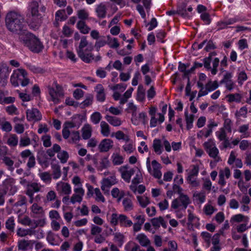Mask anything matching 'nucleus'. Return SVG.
<instances>
[{"mask_svg":"<svg viewBox=\"0 0 251 251\" xmlns=\"http://www.w3.org/2000/svg\"><path fill=\"white\" fill-rule=\"evenodd\" d=\"M24 18L20 14L15 12L8 13L6 17L5 23L7 28L20 35L25 32L24 28Z\"/></svg>","mask_w":251,"mask_h":251,"instance_id":"obj_1","label":"nucleus"},{"mask_svg":"<svg viewBox=\"0 0 251 251\" xmlns=\"http://www.w3.org/2000/svg\"><path fill=\"white\" fill-rule=\"evenodd\" d=\"M19 40L24 46L35 53L40 52L44 48L39 39L28 31L24 32L23 34H21L19 36Z\"/></svg>","mask_w":251,"mask_h":251,"instance_id":"obj_2","label":"nucleus"},{"mask_svg":"<svg viewBox=\"0 0 251 251\" xmlns=\"http://www.w3.org/2000/svg\"><path fill=\"white\" fill-rule=\"evenodd\" d=\"M174 190L175 193H177L179 195V197L172 201L171 204L172 208L178 210H185L190 202L189 197L182 193L183 189L179 186L175 185L174 186Z\"/></svg>","mask_w":251,"mask_h":251,"instance_id":"obj_3","label":"nucleus"},{"mask_svg":"<svg viewBox=\"0 0 251 251\" xmlns=\"http://www.w3.org/2000/svg\"><path fill=\"white\" fill-rule=\"evenodd\" d=\"M10 82L14 87L18 86L20 84L22 86H26L29 82L27 72L23 69L14 71L10 77Z\"/></svg>","mask_w":251,"mask_h":251,"instance_id":"obj_4","label":"nucleus"},{"mask_svg":"<svg viewBox=\"0 0 251 251\" xmlns=\"http://www.w3.org/2000/svg\"><path fill=\"white\" fill-rule=\"evenodd\" d=\"M94 49L93 45L92 43L88 46L87 48L84 50V51H79L77 53L79 57L85 63H90L93 61L98 62L101 59V57L100 54L94 57L93 53L91 52Z\"/></svg>","mask_w":251,"mask_h":251,"instance_id":"obj_5","label":"nucleus"},{"mask_svg":"<svg viewBox=\"0 0 251 251\" xmlns=\"http://www.w3.org/2000/svg\"><path fill=\"white\" fill-rule=\"evenodd\" d=\"M48 90L50 96V100L55 104L59 103L60 102L59 98L63 95L61 86L56 82H54L52 87L50 86L48 87Z\"/></svg>","mask_w":251,"mask_h":251,"instance_id":"obj_6","label":"nucleus"},{"mask_svg":"<svg viewBox=\"0 0 251 251\" xmlns=\"http://www.w3.org/2000/svg\"><path fill=\"white\" fill-rule=\"evenodd\" d=\"M43 17L41 14H29L27 19V23L31 29L34 30L39 28L42 23Z\"/></svg>","mask_w":251,"mask_h":251,"instance_id":"obj_7","label":"nucleus"},{"mask_svg":"<svg viewBox=\"0 0 251 251\" xmlns=\"http://www.w3.org/2000/svg\"><path fill=\"white\" fill-rule=\"evenodd\" d=\"M39 8L41 12H45L46 8L42 4L41 0H32L28 3V11L30 14L35 15V14H40L39 12Z\"/></svg>","mask_w":251,"mask_h":251,"instance_id":"obj_8","label":"nucleus"},{"mask_svg":"<svg viewBox=\"0 0 251 251\" xmlns=\"http://www.w3.org/2000/svg\"><path fill=\"white\" fill-rule=\"evenodd\" d=\"M136 170L137 167L128 169L127 166H122L119 169L122 178L127 183L130 182L131 177L135 174Z\"/></svg>","mask_w":251,"mask_h":251,"instance_id":"obj_9","label":"nucleus"},{"mask_svg":"<svg viewBox=\"0 0 251 251\" xmlns=\"http://www.w3.org/2000/svg\"><path fill=\"white\" fill-rule=\"evenodd\" d=\"M26 114V119L28 121H38L42 118V115L37 108L28 109Z\"/></svg>","mask_w":251,"mask_h":251,"instance_id":"obj_10","label":"nucleus"},{"mask_svg":"<svg viewBox=\"0 0 251 251\" xmlns=\"http://www.w3.org/2000/svg\"><path fill=\"white\" fill-rule=\"evenodd\" d=\"M56 189L58 193L61 195H69L71 193L70 185L61 181L56 184Z\"/></svg>","mask_w":251,"mask_h":251,"instance_id":"obj_11","label":"nucleus"},{"mask_svg":"<svg viewBox=\"0 0 251 251\" xmlns=\"http://www.w3.org/2000/svg\"><path fill=\"white\" fill-rule=\"evenodd\" d=\"M26 203V198L25 196L19 195L18 201L15 203L14 210L19 215L22 214L24 211H22L21 209H18L17 208L19 206H24V210L26 209L25 204Z\"/></svg>","mask_w":251,"mask_h":251,"instance_id":"obj_12","label":"nucleus"},{"mask_svg":"<svg viewBox=\"0 0 251 251\" xmlns=\"http://www.w3.org/2000/svg\"><path fill=\"white\" fill-rule=\"evenodd\" d=\"M147 167L149 173L152 175L155 178H157V161L153 160L151 164L149 157L147 159Z\"/></svg>","mask_w":251,"mask_h":251,"instance_id":"obj_13","label":"nucleus"},{"mask_svg":"<svg viewBox=\"0 0 251 251\" xmlns=\"http://www.w3.org/2000/svg\"><path fill=\"white\" fill-rule=\"evenodd\" d=\"M113 142L110 139H104L102 140L99 146L100 151H108L113 147Z\"/></svg>","mask_w":251,"mask_h":251,"instance_id":"obj_14","label":"nucleus"},{"mask_svg":"<svg viewBox=\"0 0 251 251\" xmlns=\"http://www.w3.org/2000/svg\"><path fill=\"white\" fill-rule=\"evenodd\" d=\"M230 176V172L228 168H226L224 169L220 170L219 184L222 186L225 185L226 182L225 179H227Z\"/></svg>","mask_w":251,"mask_h":251,"instance_id":"obj_15","label":"nucleus"},{"mask_svg":"<svg viewBox=\"0 0 251 251\" xmlns=\"http://www.w3.org/2000/svg\"><path fill=\"white\" fill-rule=\"evenodd\" d=\"M95 91L97 93L96 98L99 101L103 102L105 100V94L104 89L101 84H98L95 88Z\"/></svg>","mask_w":251,"mask_h":251,"instance_id":"obj_16","label":"nucleus"},{"mask_svg":"<svg viewBox=\"0 0 251 251\" xmlns=\"http://www.w3.org/2000/svg\"><path fill=\"white\" fill-rule=\"evenodd\" d=\"M104 118L107 122L113 126H119L122 124L121 119L119 117L106 114Z\"/></svg>","mask_w":251,"mask_h":251,"instance_id":"obj_17","label":"nucleus"},{"mask_svg":"<svg viewBox=\"0 0 251 251\" xmlns=\"http://www.w3.org/2000/svg\"><path fill=\"white\" fill-rule=\"evenodd\" d=\"M117 183L115 177L114 176H111L104 178L102 180L101 189L103 191H105V189L110 187L111 186L114 185Z\"/></svg>","mask_w":251,"mask_h":251,"instance_id":"obj_18","label":"nucleus"},{"mask_svg":"<svg viewBox=\"0 0 251 251\" xmlns=\"http://www.w3.org/2000/svg\"><path fill=\"white\" fill-rule=\"evenodd\" d=\"M5 183L6 184H8L9 186H7V189L8 190L9 195H14L17 191V187L14 185L15 180L13 178H9L5 180Z\"/></svg>","mask_w":251,"mask_h":251,"instance_id":"obj_19","label":"nucleus"},{"mask_svg":"<svg viewBox=\"0 0 251 251\" xmlns=\"http://www.w3.org/2000/svg\"><path fill=\"white\" fill-rule=\"evenodd\" d=\"M82 137L84 140H88L92 136V128L89 124H85L82 128Z\"/></svg>","mask_w":251,"mask_h":251,"instance_id":"obj_20","label":"nucleus"},{"mask_svg":"<svg viewBox=\"0 0 251 251\" xmlns=\"http://www.w3.org/2000/svg\"><path fill=\"white\" fill-rule=\"evenodd\" d=\"M96 12L99 18H105L107 13V8L105 5L103 3H100L97 6Z\"/></svg>","mask_w":251,"mask_h":251,"instance_id":"obj_21","label":"nucleus"},{"mask_svg":"<svg viewBox=\"0 0 251 251\" xmlns=\"http://www.w3.org/2000/svg\"><path fill=\"white\" fill-rule=\"evenodd\" d=\"M52 176L54 179L59 178L61 175V167L58 163H51Z\"/></svg>","mask_w":251,"mask_h":251,"instance_id":"obj_22","label":"nucleus"},{"mask_svg":"<svg viewBox=\"0 0 251 251\" xmlns=\"http://www.w3.org/2000/svg\"><path fill=\"white\" fill-rule=\"evenodd\" d=\"M136 239L139 244L143 247H148L150 245V241L144 233H140L137 235Z\"/></svg>","mask_w":251,"mask_h":251,"instance_id":"obj_23","label":"nucleus"},{"mask_svg":"<svg viewBox=\"0 0 251 251\" xmlns=\"http://www.w3.org/2000/svg\"><path fill=\"white\" fill-rule=\"evenodd\" d=\"M76 27L81 33L84 34L88 33L91 29L90 28L86 25L85 21L83 20H79L77 22Z\"/></svg>","mask_w":251,"mask_h":251,"instance_id":"obj_24","label":"nucleus"},{"mask_svg":"<svg viewBox=\"0 0 251 251\" xmlns=\"http://www.w3.org/2000/svg\"><path fill=\"white\" fill-rule=\"evenodd\" d=\"M156 113V108L154 106H151L150 107L149 114L151 116V121H150V126L151 127H155L156 126L157 124V119L155 118V115Z\"/></svg>","mask_w":251,"mask_h":251,"instance_id":"obj_25","label":"nucleus"},{"mask_svg":"<svg viewBox=\"0 0 251 251\" xmlns=\"http://www.w3.org/2000/svg\"><path fill=\"white\" fill-rule=\"evenodd\" d=\"M32 212L39 217H42L44 216L45 212L43 208L39 205L37 203H34L31 207Z\"/></svg>","mask_w":251,"mask_h":251,"instance_id":"obj_26","label":"nucleus"},{"mask_svg":"<svg viewBox=\"0 0 251 251\" xmlns=\"http://www.w3.org/2000/svg\"><path fill=\"white\" fill-rule=\"evenodd\" d=\"M106 44H107V39L106 37L102 36L97 40L93 47L97 51H99L100 48L104 47Z\"/></svg>","mask_w":251,"mask_h":251,"instance_id":"obj_27","label":"nucleus"},{"mask_svg":"<svg viewBox=\"0 0 251 251\" xmlns=\"http://www.w3.org/2000/svg\"><path fill=\"white\" fill-rule=\"evenodd\" d=\"M242 98L243 96L240 93L231 94L226 96L227 100L229 102L239 103L241 101Z\"/></svg>","mask_w":251,"mask_h":251,"instance_id":"obj_28","label":"nucleus"},{"mask_svg":"<svg viewBox=\"0 0 251 251\" xmlns=\"http://www.w3.org/2000/svg\"><path fill=\"white\" fill-rule=\"evenodd\" d=\"M100 133L104 137H108L110 133V126L105 121H101L100 124Z\"/></svg>","mask_w":251,"mask_h":251,"instance_id":"obj_29","label":"nucleus"},{"mask_svg":"<svg viewBox=\"0 0 251 251\" xmlns=\"http://www.w3.org/2000/svg\"><path fill=\"white\" fill-rule=\"evenodd\" d=\"M119 223L122 226L130 227L133 223L131 220L128 219L127 217L123 214L119 215Z\"/></svg>","mask_w":251,"mask_h":251,"instance_id":"obj_30","label":"nucleus"},{"mask_svg":"<svg viewBox=\"0 0 251 251\" xmlns=\"http://www.w3.org/2000/svg\"><path fill=\"white\" fill-rule=\"evenodd\" d=\"M124 210L126 211H130L133 208V204L131 200L129 198H124L122 201Z\"/></svg>","mask_w":251,"mask_h":251,"instance_id":"obj_31","label":"nucleus"},{"mask_svg":"<svg viewBox=\"0 0 251 251\" xmlns=\"http://www.w3.org/2000/svg\"><path fill=\"white\" fill-rule=\"evenodd\" d=\"M125 250L126 251H145L141 250L138 245L132 242H129L125 245Z\"/></svg>","mask_w":251,"mask_h":251,"instance_id":"obj_32","label":"nucleus"},{"mask_svg":"<svg viewBox=\"0 0 251 251\" xmlns=\"http://www.w3.org/2000/svg\"><path fill=\"white\" fill-rule=\"evenodd\" d=\"M19 139L15 134H10L7 139L6 143L10 147H16L18 144Z\"/></svg>","mask_w":251,"mask_h":251,"instance_id":"obj_33","label":"nucleus"},{"mask_svg":"<svg viewBox=\"0 0 251 251\" xmlns=\"http://www.w3.org/2000/svg\"><path fill=\"white\" fill-rule=\"evenodd\" d=\"M249 128V125H243L239 126L238 131L242 134V138H248L250 136V132L248 131Z\"/></svg>","mask_w":251,"mask_h":251,"instance_id":"obj_34","label":"nucleus"},{"mask_svg":"<svg viewBox=\"0 0 251 251\" xmlns=\"http://www.w3.org/2000/svg\"><path fill=\"white\" fill-rule=\"evenodd\" d=\"M93 101V96L92 95H88L86 97L85 100L80 103V107L82 109L85 108L91 105Z\"/></svg>","mask_w":251,"mask_h":251,"instance_id":"obj_35","label":"nucleus"},{"mask_svg":"<svg viewBox=\"0 0 251 251\" xmlns=\"http://www.w3.org/2000/svg\"><path fill=\"white\" fill-rule=\"evenodd\" d=\"M5 227L10 233L14 232L15 222L13 217H11L6 220L5 222Z\"/></svg>","mask_w":251,"mask_h":251,"instance_id":"obj_36","label":"nucleus"},{"mask_svg":"<svg viewBox=\"0 0 251 251\" xmlns=\"http://www.w3.org/2000/svg\"><path fill=\"white\" fill-rule=\"evenodd\" d=\"M41 185L40 184L36 182H31L29 185L26 191L32 192V194L34 193L38 192L41 190Z\"/></svg>","mask_w":251,"mask_h":251,"instance_id":"obj_37","label":"nucleus"},{"mask_svg":"<svg viewBox=\"0 0 251 251\" xmlns=\"http://www.w3.org/2000/svg\"><path fill=\"white\" fill-rule=\"evenodd\" d=\"M145 99V89L142 85H139L138 87L137 100L140 101H143Z\"/></svg>","mask_w":251,"mask_h":251,"instance_id":"obj_38","label":"nucleus"},{"mask_svg":"<svg viewBox=\"0 0 251 251\" xmlns=\"http://www.w3.org/2000/svg\"><path fill=\"white\" fill-rule=\"evenodd\" d=\"M207 152L208 153L210 157L215 159L216 162H219L220 161V157L218 155L219 150L216 148V147L213 149H211L210 150H207Z\"/></svg>","mask_w":251,"mask_h":251,"instance_id":"obj_39","label":"nucleus"},{"mask_svg":"<svg viewBox=\"0 0 251 251\" xmlns=\"http://www.w3.org/2000/svg\"><path fill=\"white\" fill-rule=\"evenodd\" d=\"M106 38L107 39V45L110 48L116 49L119 47L120 45L117 38H112L109 35L107 36Z\"/></svg>","mask_w":251,"mask_h":251,"instance_id":"obj_40","label":"nucleus"},{"mask_svg":"<svg viewBox=\"0 0 251 251\" xmlns=\"http://www.w3.org/2000/svg\"><path fill=\"white\" fill-rule=\"evenodd\" d=\"M136 174L135 176L133 178L132 180V184L131 185H137L140 183L142 179V175L140 171V170L137 167V170H136V172L135 173Z\"/></svg>","mask_w":251,"mask_h":251,"instance_id":"obj_41","label":"nucleus"},{"mask_svg":"<svg viewBox=\"0 0 251 251\" xmlns=\"http://www.w3.org/2000/svg\"><path fill=\"white\" fill-rule=\"evenodd\" d=\"M101 118L102 116L99 112H95L90 116V120L94 125L99 124Z\"/></svg>","mask_w":251,"mask_h":251,"instance_id":"obj_42","label":"nucleus"},{"mask_svg":"<svg viewBox=\"0 0 251 251\" xmlns=\"http://www.w3.org/2000/svg\"><path fill=\"white\" fill-rule=\"evenodd\" d=\"M57 157L60 160L61 163L64 164L67 162L69 158V154L66 151H63L58 153Z\"/></svg>","mask_w":251,"mask_h":251,"instance_id":"obj_43","label":"nucleus"},{"mask_svg":"<svg viewBox=\"0 0 251 251\" xmlns=\"http://www.w3.org/2000/svg\"><path fill=\"white\" fill-rule=\"evenodd\" d=\"M204 214L206 215H211L216 211V209L210 203H206L203 209Z\"/></svg>","mask_w":251,"mask_h":251,"instance_id":"obj_44","label":"nucleus"},{"mask_svg":"<svg viewBox=\"0 0 251 251\" xmlns=\"http://www.w3.org/2000/svg\"><path fill=\"white\" fill-rule=\"evenodd\" d=\"M130 189L135 194H136L137 192L139 194H142L145 192L146 187L143 185H139L138 187H137L136 185H131L130 186Z\"/></svg>","mask_w":251,"mask_h":251,"instance_id":"obj_45","label":"nucleus"},{"mask_svg":"<svg viewBox=\"0 0 251 251\" xmlns=\"http://www.w3.org/2000/svg\"><path fill=\"white\" fill-rule=\"evenodd\" d=\"M89 45L86 40V37L82 36L81 38L78 48L77 49V53H78L79 51H84V48L86 47H87Z\"/></svg>","mask_w":251,"mask_h":251,"instance_id":"obj_46","label":"nucleus"},{"mask_svg":"<svg viewBox=\"0 0 251 251\" xmlns=\"http://www.w3.org/2000/svg\"><path fill=\"white\" fill-rule=\"evenodd\" d=\"M31 144L30 139L26 135L22 136L19 141V146L24 147L29 146Z\"/></svg>","mask_w":251,"mask_h":251,"instance_id":"obj_47","label":"nucleus"},{"mask_svg":"<svg viewBox=\"0 0 251 251\" xmlns=\"http://www.w3.org/2000/svg\"><path fill=\"white\" fill-rule=\"evenodd\" d=\"M245 220V217L241 214H238L232 216L230 219L231 224L241 223Z\"/></svg>","mask_w":251,"mask_h":251,"instance_id":"obj_48","label":"nucleus"},{"mask_svg":"<svg viewBox=\"0 0 251 251\" xmlns=\"http://www.w3.org/2000/svg\"><path fill=\"white\" fill-rule=\"evenodd\" d=\"M77 16L80 20H84L88 19L89 17V13L85 9H80L77 11Z\"/></svg>","mask_w":251,"mask_h":251,"instance_id":"obj_49","label":"nucleus"},{"mask_svg":"<svg viewBox=\"0 0 251 251\" xmlns=\"http://www.w3.org/2000/svg\"><path fill=\"white\" fill-rule=\"evenodd\" d=\"M198 86L201 88V90H200L198 94L199 97L205 96L210 92L209 91V90L206 88V86L205 87H203V84L201 82H198Z\"/></svg>","mask_w":251,"mask_h":251,"instance_id":"obj_50","label":"nucleus"},{"mask_svg":"<svg viewBox=\"0 0 251 251\" xmlns=\"http://www.w3.org/2000/svg\"><path fill=\"white\" fill-rule=\"evenodd\" d=\"M112 158L113 163L115 165H119L124 162V158L118 154H113Z\"/></svg>","mask_w":251,"mask_h":251,"instance_id":"obj_51","label":"nucleus"},{"mask_svg":"<svg viewBox=\"0 0 251 251\" xmlns=\"http://www.w3.org/2000/svg\"><path fill=\"white\" fill-rule=\"evenodd\" d=\"M137 199L140 205L142 207H146L150 202L149 198L145 195L143 196H138Z\"/></svg>","mask_w":251,"mask_h":251,"instance_id":"obj_52","label":"nucleus"},{"mask_svg":"<svg viewBox=\"0 0 251 251\" xmlns=\"http://www.w3.org/2000/svg\"><path fill=\"white\" fill-rule=\"evenodd\" d=\"M80 140L79 132L78 131H73L71 134V138L69 142L70 143L75 144Z\"/></svg>","mask_w":251,"mask_h":251,"instance_id":"obj_53","label":"nucleus"},{"mask_svg":"<svg viewBox=\"0 0 251 251\" xmlns=\"http://www.w3.org/2000/svg\"><path fill=\"white\" fill-rule=\"evenodd\" d=\"M188 224L193 225H196L199 222V219L192 213L190 210H188Z\"/></svg>","mask_w":251,"mask_h":251,"instance_id":"obj_54","label":"nucleus"},{"mask_svg":"<svg viewBox=\"0 0 251 251\" xmlns=\"http://www.w3.org/2000/svg\"><path fill=\"white\" fill-rule=\"evenodd\" d=\"M27 67L31 72L35 74H43L45 72V70L43 68L35 65L28 64Z\"/></svg>","mask_w":251,"mask_h":251,"instance_id":"obj_55","label":"nucleus"},{"mask_svg":"<svg viewBox=\"0 0 251 251\" xmlns=\"http://www.w3.org/2000/svg\"><path fill=\"white\" fill-rule=\"evenodd\" d=\"M39 176L41 179L46 183H50L51 181V177L50 175V173L47 172L39 173Z\"/></svg>","mask_w":251,"mask_h":251,"instance_id":"obj_56","label":"nucleus"},{"mask_svg":"<svg viewBox=\"0 0 251 251\" xmlns=\"http://www.w3.org/2000/svg\"><path fill=\"white\" fill-rule=\"evenodd\" d=\"M187 180L193 186L197 187L200 185V182L197 179L196 176L188 175L187 177Z\"/></svg>","mask_w":251,"mask_h":251,"instance_id":"obj_57","label":"nucleus"},{"mask_svg":"<svg viewBox=\"0 0 251 251\" xmlns=\"http://www.w3.org/2000/svg\"><path fill=\"white\" fill-rule=\"evenodd\" d=\"M3 161L4 163L7 166L8 169L12 172L14 168L13 167L14 161L11 160L9 157L4 156L3 159Z\"/></svg>","mask_w":251,"mask_h":251,"instance_id":"obj_58","label":"nucleus"},{"mask_svg":"<svg viewBox=\"0 0 251 251\" xmlns=\"http://www.w3.org/2000/svg\"><path fill=\"white\" fill-rule=\"evenodd\" d=\"M248 113V109L246 106H243L241 107L238 111H237L235 113V115L237 118H246L247 114Z\"/></svg>","mask_w":251,"mask_h":251,"instance_id":"obj_59","label":"nucleus"},{"mask_svg":"<svg viewBox=\"0 0 251 251\" xmlns=\"http://www.w3.org/2000/svg\"><path fill=\"white\" fill-rule=\"evenodd\" d=\"M76 127H79L82 124V116L80 114H76L74 115L71 120Z\"/></svg>","mask_w":251,"mask_h":251,"instance_id":"obj_60","label":"nucleus"},{"mask_svg":"<svg viewBox=\"0 0 251 251\" xmlns=\"http://www.w3.org/2000/svg\"><path fill=\"white\" fill-rule=\"evenodd\" d=\"M29 246V243L28 241L22 240L18 242V247L19 250L26 251Z\"/></svg>","mask_w":251,"mask_h":251,"instance_id":"obj_61","label":"nucleus"},{"mask_svg":"<svg viewBox=\"0 0 251 251\" xmlns=\"http://www.w3.org/2000/svg\"><path fill=\"white\" fill-rule=\"evenodd\" d=\"M193 196L195 199L201 203H203L205 201V195L203 192H195Z\"/></svg>","mask_w":251,"mask_h":251,"instance_id":"obj_62","label":"nucleus"},{"mask_svg":"<svg viewBox=\"0 0 251 251\" xmlns=\"http://www.w3.org/2000/svg\"><path fill=\"white\" fill-rule=\"evenodd\" d=\"M110 166V162L107 157L103 158L100 162L98 170L102 171L103 169L108 168Z\"/></svg>","mask_w":251,"mask_h":251,"instance_id":"obj_63","label":"nucleus"},{"mask_svg":"<svg viewBox=\"0 0 251 251\" xmlns=\"http://www.w3.org/2000/svg\"><path fill=\"white\" fill-rule=\"evenodd\" d=\"M123 148L127 153L129 154L133 152L135 150V148H134V146L133 143H132L125 144L123 146Z\"/></svg>","mask_w":251,"mask_h":251,"instance_id":"obj_64","label":"nucleus"}]
</instances>
